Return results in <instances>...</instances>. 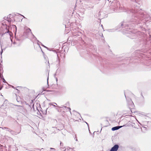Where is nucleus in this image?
<instances>
[{
  "label": "nucleus",
  "mask_w": 151,
  "mask_h": 151,
  "mask_svg": "<svg viewBox=\"0 0 151 151\" xmlns=\"http://www.w3.org/2000/svg\"><path fill=\"white\" fill-rule=\"evenodd\" d=\"M133 2V5L131 9H128L127 12L131 14L132 16L127 23L123 22L121 23V26L123 28V32L127 34V36L131 39L140 38L141 32L134 30L136 25L145 23L150 21V18L149 14L144 12L140 8V4L136 2V0H132Z\"/></svg>",
  "instance_id": "f257e3e1"
},
{
  "label": "nucleus",
  "mask_w": 151,
  "mask_h": 151,
  "mask_svg": "<svg viewBox=\"0 0 151 151\" xmlns=\"http://www.w3.org/2000/svg\"><path fill=\"white\" fill-rule=\"evenodd\" d=\"M12 26L13 27H15L16 32L15 33V37L14 41H13V40L11 38V37L12 36V35L11 36H9L10 38L11 41V44L10 45H8L6 47H10L12 46V44L14 45V47L19 46L20 45L21 43L22 42V40L20 38V37H16V34L17 31L16 26L15 25H13Z\"/></svg>",
  "instance_id": "f03ea898"
},
{
  "label": "nucleus",
  "mask_w": 151,
  "mask_h": 151,
  "mask_svg": "<svg viewBox=\"0 0 151 151\" xmlns=\"http://www.w3.org/2000/svg\"><path fill=\"white\" fill-rule=\"evenodd\" d=\"M124 93L127 105L131 111H132L131 109L134 108V105L131 99V97L133 95V94L128 91H127L126 92H124Z\"/></svg>",
  "instance_id": "7ed1b4c3"
},
{
  "label": "nucleus",
  "mask_w": 151,
  "mask_h": 151,
  "mask_svg": "<svg viewBox=\"0 0 151 151\" xmlns=\"http://www.w3.org/2000/svg\"><path fill=\"white\" fill-rule=\"evenodd\" d=\"M109 8L111 12H120L121 11V8L120 6L119 2L118 1H114L109 4Z\"/></svg>",
  "instance_id": "20e7f679"
},
{
  "label": "nucleus",
  "mask_w": 151,
  "mask_h": 151,
  "mask_svg": "<svg viewBox=\"0 0 151 151\" xmlns=\"http://www.w3.org/2000/svg\"><path fill=\"white\" fill-rule=\"evenodd\" d=\"M6 23L5 21L3 20L2 22H0V30H6L4 33L2 34V36H3L4 35L6 34L11 36L13 34L8 29V26Z\"/></svg>",
  "instance_id": "39448f33"
},
{
  "label": "nucleus",
  "mask_w": 151,
  "mask_h": 151,
  "mask_svg": "<svg viewBox=\"0 0 151 151\" xmlns=\"http://www.w3.org/2000/svg\"><path fill=\"white\" fill-rule=\"evenodd\" d=\"M135 42L137 43L140 47H142V50L145 48V45L146 43V41L145 40L142 39L141 38L140 39L138 38L135 40Z\"/></svg>",
  "instance_id": "423d86ee"
},
{
  "label": "nucleus",
  "mask_w": 151,
  "mask_h": 151,
  "mask_svg": "<svg viewBox=\"0 0 151 151\" xmlns=\"http://www.w3.org/2000/svg\"><path fill=\"white\" fill-rule=\"evenodd\" d=\"M81 33L79 31L74 32H73V35L74 39H77L79 41L82 42V39L81 37Z\"/></svg>",
  "instance_id": "0eeeda50"
},
{
  "label": "nucleus",
  "mask_w": 151,
  "mask_h": 151,
  "mask_svg": "<svg viewBox=\"0 0 151 151\" xmlns=\"http://www.w3.org/2000/svg\"><path fill=\"white\" fill-rule=\"evenodd\" d=\"M103 65L102 66V65H101L99 68L101 71L104 72L110 68L109 64L107 63H103Z\"/></svg>",
  "instance_id": "6e6552de"
},
{
  "label": "nucleus",
  "mask_w": 151,
  "mask_h": 151,
  "mask_svg": "<svg viewBox=\"0 0 151 151\" xmlns=\"http://www.w3.org/2000/svg\"><path fill=\"white\" fill-rule=\"evenodd\" d=\"M78 42H79V43L81 42L83 44L84 41L83 40H82V42H81V41H79L77 39H74L71 42V45L73 46L75 45L76 44H77Z\"/></svg>",
  "instance_id": "1a4fd4ad"
},
{
  "label": "nucleus",
  "mask_w": 151,
  "mask_h": 151,
  "mask_svg": "<svg viewBox=\"0 0 151 151\" xmlns=\"http://www.w3.org/2000/svg\"><path fill=\"white\" fill-rule=\"evenodd\" d=\"M119 148V145L117 144L115 145L111 148L110 151H117Z\"/></svg>",
  "instance_id": "9d476101"
},
{
  "label": "nucleus",
  "mask_w": 151,
  "mask_h": 151,
  "mask_svg": "<svg viewBox=\"0 0 151 151\" xmlns=\"http://www.w3.org/2000/svg\"><path fill=\"white\" fill-rule=\"evenodd\" d=\"M37 110L38 111V112L40 113V114H46L47 113V109L45 110V111H43L42 110V109L40 107V111H39V110L37 108V107H36Z\"/></svg>",
  "instance_id": "9b49d317"
},
{
  "label": "nucleus",
  "mask_w": 151,
  "mask_h": 151,
  "mask_svg": "<svg viewBox=\"0 0 151 151\" xmlns=\"http://www.w3.org/2000/svg\"><path fill=\"white\" fill-rule=\"evenodd\" d=\"M102 14H103V13L102 12H99L97 13L96 15H95V17L99 19H100V18H103L101 17V15Z\"/></svg>",
  "instance_id": "f8f14e48"
},
{
  "label": "nucleus",
  "mask_w": 151,
  "mask_h": 151,
  "mask_svg": "<svg viewBox=\"0 0 151 151\" xmlns=\"http://www.w3.org/2000/svg\"><path fill=\"white\" fill-rule=\"evenodd\" d=\"M124 126H117L116 127H114L111 128V130L113 131H115L116 130H117L121 128L122 127H123Z\"/></svg>",
  "instance_id": "ddd939ff"
},
{
  "label": "nucleus",
  "mask_w": 151,
  "mask_h": 151,
  "mask_svg": "<svg viewBox=\"0 0 151 151\" xmlns=\"http://www.w3.org/2000/svg\"><path fill=\"white\" fill-rule=\"evenodd\" d=\"M4 137L5 138L7 141H9V142H13V139L10 137H9L7 136H5Z\"/></svg>",
  "instance_id": "4468645a"
},
{
  "label": "nucleus",
  "mask_w": 151,
  "mask_h": 151,
  "mask_svg": "<svg viewBox=\"0 0 151 151\" xmlns=\"http://www.w3.org/2000/svg\"><path fill=\"white\" fill-rule=\"evenodd\" d=\"M84 55H85V56H87V55H88L89 54H88V53H87V52L85 51L84 52H83V51H81V56H84Z\"/></svg>",
  "instance_id": "2eb2a0df"
},
{
  "label": "nucleus",
  "mask_w": 151,
  "mask_h": 151,
  "mask_svg": "<svg viewBox=\"0 0 151 151\" xmlns=\"http://www.w3.org/2000/svg\"><path fill=\"white\" fill-rule=\"evenodd\" d=\"M56 53V54L57 55V58H58V64H59L60 62V59H59V56L60 55L61 56L60 53V52H57L55 51H54Z\"/></svg>",
  "instance_id": "dca6fc26"
},
{
  "label": "nucleus",
  "mask_w": 151,
  "mask_h": 151,
  "mask_svg": "<svg viewBox=\"0 0 151 151\" xmlns=\"http://www.w3.org/2000/svg\"><path fill=\"white\" fill-rule=\"evenodd\" d=\"M63 109L66 111H68V110L69 111L70 113H71V109L70 107H67L66 106H64L63 107Z\"/></svg>",
  "instance_id": "f3484780"
},
{
  "label": "nucleus",
  "mask_w": 151,
  "mask_h": 151,
  "mask_svg": "<svg viewBox=\"0 0 151 151\" xmlns=\"http://www.w3.org/2000/svg\"><path fill=\"white\" fill-rule=\"evenodd\" d=\"M4 72L2 66H0V77L3 76L2 73Z\"/></svg>",
  "instance_id": "a211bd4d"
},
{
  "label": "nucleus",
  "mask_w": 151,
  "mask_h": 151,
  "mask_svg": "<svg viewBox=\"0 0 151 151\" xmlns=\"http://www.w3.org/2000/svg\"><path fill=\"white\" fill-rule=\"evenodd\" d=\"M29 104L30 105V108H29L32 109L33 108V109H34V104H33V101L32 100H31L30 103V104Z\"/></svg>",
  "instance_id": "6ab92c4d"
},
{
  "label": "nucleus",
  "mask_w": 151,
  "mask_h": 151,
  "mask_svg": "<svg viewBox=\"0 0 151 151\" xmlns=\"http://www.w3.org/2000/svg\"><path fill=\"white\" fill-rule=\"evenodd\" d=\"M141 130L144 132L145 131H146L147 130V128L146 127H145L144 126H142V127H141Z\"/></svg>",
  "instance_id": "aec40b11"
},
{
  "label": "nucleus",
  "mask_w": 151,
  "mask_h": 151,
  "mask_svg": "<svg viewBox=\"0 0 151 151\" xmlns=\"http://www.w3.org/2000/svg\"><path fill=\"white\" fill-rule=\"evenodd\" d=\"M139 51H140V50H137L134 53L136 54V56H137L138 55H140V53L139 52Z\"/></svg>",
  "instance_id": "412c9836"
},
{
  "label": "nucleus",
  "mask_w": 151,
  "mask_h": 151,
  "mask_svg": "<svg viewBox=\"0 0 151 151\" xmlns=\"http://www.w3.org/2000/svg\"><path fill=\"white\" fill-rule=\"evenodd\" d=\"M116 29H109L108 30V31L109 32H115Z\"/></svg>",
  "instance_id": "4be33fe9"
},
{
  "label": "nucleus",
  "mask_w": 151,
  "mask_h": 151,
  "mask_svg": "<svg viewBox=\"0 0 151 151\" xmlns=\"http://www.w3.org/2000/svg\"><path fill=\"white\" fill-rule=\"evenodd\" d=\"M12 19L10 17H8V19L7 20V21L9 23H10L12 22Z\"/></svg>",
  "instance_id": "5701e85b"
},
{
  "label": "nucleus",
  "mask_w": 151,
  "mask_h": 151,
  "mask_svg": "<svg viewBox=\"0 0 151 151\" xmlns=\"http://www.w3.org/2000/svg\"><path fill=\"white\" fill-rule=\"evenodd\" d=\"M0 78H1L3 80V82H4V83H7L6 82L3 76H1V77H0Z\"/></svg>",
  "instance_id": "b1692460"
},
{
  "label": "nucleus",
  "mask_w": 151,
  "mask_h": 151,
  "mask_svg": "<svg viewBox=\"0 0 151 151\" xmlns=\"http://www.w3.org/2000/svg\"><path fill=\"white\" fill-rule=\"evenodd\" d=\"M25 104L27 106V107L29 109H30L29 108H30V105L26 102H25Z\"/></svg>",
  "instance_id": "393cba45"
},
{
  "label": "nucleus",
  "mask_w": 151,
  "mask_h": 151,
  "mask_svg": "<svg viewBox=\"0 0 151 151\" xmlns=\"http://www.w3.org/2000/svg\"><path fill=\"white\" fill-rule=\"evenodd\" d=\"M6 129V131H8L10 132H13V130H11L9 128H7Z\"/></svg>",
  "instance_id": "a878e982"
},
{
  "label": "nucleus",
  "mask_w": 151,
  "mask_h": 151,
  "mask_svg": "<svg viewBox=\"0 0 151 151\" xmlns=\"http://www.w3.org/2000/svg\"><path fill=\"white\" fill-rule=\"evenodd\" d=\"M20 132V131L19 132H18L17 133V132H15L13 131V132H10V133H11L13 135H16V134H17L19 133Z\"/></svg>",
  "instance_id": "bb28decb"
},
{
  "label": "nucleus",
  "mask_w": 151,
  "mask_h": 151,
  "mask_svg": "<svg viewBox=\"0 0 151 151\" xmlns=\"http://www.w3.org/2000/svg\"><path fill=\"white\" fill-rule=\"evenodd\" d=\"M36 40L37 41V45L39 46V47L41 49V47H40V46L39 43H40V44H41L42 43L40 42L38 40Z\"/></svg>",
  "instance_id": "cd10ccee"
},
{
  "label": "nucleus",
  "mask_w": 151,
  "mask_h": 151,
  "mask_svg": "<svg viewBox=\"0 0 151 151\" xmlns=\"http://www.w3.org/2000/svg\"><path fill=\"white\" fill-rule=\"evenodd\" d=\"M31 33L32 34V35L33 36V38L34 39V40H37V39L36 37L33 35V34L32 33V32H31Z\"/></svg>",
  "instance_id": "c85d7f7f"
},
{
  "label": "nucleus",
  "mask_w": 151,
  "mask_h": 151,
  "mask_svg": "<svg viewBox=\"0 0 151 151\" xmlns=\"http://www.w3.org/2000/svg\"><path fill=\"white\" fill-rule=\"evenodd\" d=\"M8 16H7V17H4V19L5 20V22L6 21H7V20L8 19Z\"/></svg>",
  "instance_id": "c756f323"
},
{
  "label": "nucleus",
  "mask_w": 151,
  "mask_h": 151,
  "mask_svg": "<svg viewBox=\"0 0 151 151\" xmlns=\"http://www.w3.org/2000/svg\"><path fill=\"white\" fill-rule=\"evenodd\" d=\"M65 105L67 106H70L69 103V102H67L65 104Z\"/></svg>",
  "instance_id": "7c9ffc66"
},
{
  "label": "nucleus",
  "mask_w": 151,
  "mask_h": 151,
  "mask_svg": "<svg viewBox=\"0 0 151 151\" xmlns=\"http://www.w3.org/2000/svg\"><path fill=\"white\" fill-rule=\"evenodd\" d=\"M3 146L0 145V151H2V148Z\"/></svg>",
  "instance_id": "2f4dec72"
},
{
  "label": "nucleus",
  "mask_w": 151,
  "mask_h": 151,
  "mask_svg": "<svg viewBox=\"0 0 151 151\" xmlns=\"http://www.w3.org/2000/svg\"><path fill=\"white\" fill-rule=\"evenodd\" d=\"M64 106L63 105H61V106H58V107H59V108H62V109H63V107H64Z\"/></svg>",
  "instance_id": "473e14b6"
},
{
  "label": "nucleus",
  "mask_w": 151,
  "mask_h": 151,
  "mask_svg": "<svg viewBox=\"0 0 151 151\" xmlns=\"http://www.w3.org/2000/svg\"><path fill=\"white\" fill-rule=\"evenodd\" d=\"M49 105H52V106H53L54 107H56V106H55V105L52 104V103H49Z\"/></svg>",
  "instance_id": "72a5a7b5"
},
{
  "label": "nucleus",
  "mask_w": 151,
  "mask_h": 151,
  "mask_svg": "<svg viewBox=\"0 0 151 151\" xmlns=\"http://www.w3.org/2000/svg\"><path fill=\"white\" fill-rule=\"evenodd\" d=\"M75 137L74 138L76 140V141H77L78 139H77L76 136V135H75Z\"/></svg>",
  "instance_id": "f704fd0d"
},
{
  "label": "nucleus",
  "mask_w": 151,
  "mask_h": 151,
  "mask_svg": "<svg viewBox=\"0 0 151 151\" xmlns=\"http://www.w3.org/2000/svg\"><path fill=\"white\" fill-rule=\"evenodd\" d=\"M46 49H47L48 50H49V51H52V50H51V48H48V47H46Z\"/></svg>",
  "instance_id": "c9c22d12"
},
{
  "label": "nucleus",
  "mask_w": 151,
  "mask_h": 151,
  "mask_svg": "<svg viewBox=\"0 0 151 151\" xmlns=\"http://www.w3.org/2000/svg\"><path fill=\"white\" fill-rule=\"evenodd\" d=\"M50 150H53V151H55V149L54 148H53L50 147Z\"/></svg>",
  "instance_id": "e433bc0d"
},
{
  "label": "nucleus",
  "mask_w": 151,
  "mask_h": 151,
  "mask_svg": "<svg viewBox=\"0 0 151 151\" xmlns=\"http://www.w3.org/2000/svg\"><path fill=\"white\" fill-rule=\"evenodd\" d=\"M85 122L86 124L87 125H88V130H89V132H90V130H89V126H88V124L86 122Z\"/></svg>",
  "instance_id": "4c0bfd02"
},
{
  "label": "nucleus",
  "mask_w": 151,
  "mask_h": 151,
  "mask_svg": "<svg viewBox=\"0 0 151 151\" xmlns=\"http://www.w3.org/2000/svg\"><path fill=\"white\" fill-rule=\"evenodd\" d=\"M7 128V127H1V129H6Z\"/></svg>",
  "instance_id": "58836bf2"
},
{
  "label": "nucleus",
  "mask_w": 151,
  "mask_h": 151,
  "mask_svg": "<svg viewBox=\"0 0 151 151\" xmlns=\"http://www.w3.org/2000/svg\"><path fill=\"white\" fill-rule=\"evenodd\" d=\"M90 56H91V57L92 58L93 57H92L93 56L94 57H95V55H94L93 54H91Z\"/></svg>",
  "instance_id": "ea45409f"
},
{
  "label": "nucleus",
  "mask_w": 151,
  "mask_h": 151,
  "mask_svg": "<svg viewBox=\"0 0 151 151\" xmlns=\"http://www.w3.org/2000/svg\"><path fill=\"white\" fill-rule=\"evenodd\" d=\"M41 45L43 47H44L45 48H46V47H47L45 46V45H44L43 44H42V43H41Z\"/></svg>",
  "instance_id": "a19ab883"
},
{
  "label": "nucleus",
  "mask_w": 151,
  "mask_h": 151,
  "mask_svg": "<svg viewBox=\"0 0 151 151\" xmlns=\"http://www.w3.org/2000/svg\"><path fill=\"white\" fill-rule=\"evenodd\" d=\"M17 14H18L22 16L23 17V18H25V17L24 16H23V15H21V14H19V13H17Z\"/></svg>",
  "instance_id": "79ce46f5"
},
{
  "label": "nucleus",
  "mask_w": 151,
  "mask_h": 151,
  "mask_svg": "<svg viewBox=\"0 0 151 151\" xmlns=\"http://www.w3.org/2000/svg\"><path fill=\"white\" fill-rule=\"evenodd\" d=\"M3 52V49H1V52H0V53L1 54V55H2V54Z\"/></svg>",
  "instance_id": "37998d69"
},
{
  "label": "nucleus",
  "mask_w": 151,
  "mask_h": 151,
  "mask_svg": "<svg viewBox=\"0 0 151 151\" xmlns=\"http://www.w3.org/2000/svg\"><path fill=\"white\" fill-rule=\"evenodd\" d=\"M11 16H12V15H11V14H9V16H8V17H10V18H11Z\"/></svg>",
  "instance_id": "c03bdc74"
},
{
  "label": "nucleus",
  "mask_w": 151,
  "mask_h": 151,
  "mask_svg": "<svg viewBox=\"0 0 151 151\" xmlns=\"http://www.w3.org/2000/svg\"><path fill=\"white\" fill-rule=\"evenodd\" d=\"M48 77L47 78V84L48 85Z\"/></svg>",
  "instance_id": "a18cd8bd"
},
{
  "label": "nucleus",
  "mask_w": 151,
  "mask_h": 151,
  "mask_svg": "<svg viewBox=\"0 0 151 151\" xmlns=\"http://www.w3.org/2000/svg\"><path fill=\"white\" fill-rule=\"evenodd\" d=\"M16 89L17 90L18 92L17 93H19V91L18 90L17 88H16Z\"/></svg>",
  "instance_id": "49530a36"
},
{
  "label": "nucleus",
  "mask_w": 151,
  "mask_h": 151,
  "mask_svg": "<svg viewBox=\"0 0 151 151\" xmlns=\"http://www.w3.org/2000/svg\"><path fill=\"white\" fill-rule=\"evenodd\" d=\"M43 149V148H41V150L40 149H37V150H42Z\"/></svg>",
  "instance_id": "de8ad7c7"
},
{
  "label": "nucleus",
  "mask_w": 151,
  "mask_h": 151,
  "mask_svg": "<svg viewBox=\"0 0 151 151\" xmlns=\"http://www.w3.org/2000/svg\"><path fill=\"white\" fill-rule=\"evenodd\" d=\"M2 88V86H1V87H0V90H1V89Z\"/></svg>",
  "instance_id": "09e8293b"
},
{
  "label": "nucleus",
  "mask_w": 151,
  "mask_h": 151,
  "mask_svg": "<svg viewBox=\"0 0 151 151\" xmlns=\"http://www.w3.org/2000/svg\"><path fill=\"white\" fill-rule=\"evenodd\" d=\"M47 92H50V91H50V90H47L46 91Z\"/></svg>",
  "instance_id": "8fccbe9b"
},
{
  "label": "nucleus",
  "mask_w": 151,
  "mask_h": 151,
  "mask_svg": "<svg viewBox=\"0 0 151 151\" xmlns=\"http://www.w3.org/2000/svg\"><path fill=\"white\" fill-rule=\"evenodd\" d=\"M12 86V87L13 88H14V89H15V87H14V86Z\"/></svg>",
  "instance_id": "3c124183"
},
{
  "label": "nucleus",
  "mask_w": 151,
  "mask_h": 151,
  "mask_svg": "<svg viewBox=\"0 0 151 151\" xmlns=\"http://www.w3.org/2000/svg\"><path fill=\"white\" fill-rule=\"evenodd\" d=\"M1 47H2V44H1Z\"/></svg>",
  "instance_id": "603ef678"
},
{
  "label": "nucleus",
  "mask_w": 151,
  "mask_h": 151,
  "mask_svg": "<svg viewBox=\"0 0 151 151\" xmlns=\"http://www.w3.org/2000/svg\"><path fill=\"white\" fill-rule=\"evenodd\" d=\"M62 144H63L61 142H60V146H61V145Z\"/></svg>",
  "instance_id": "864d4df0"
},
{
  "label": "nucleus",
  "mask_w": 151,
  "mask_h": 151,
  "mask_svg": "<svg viewBox=\"0 0 151 151\" xmlns=\"http://www.w3.org/2000/svg\"><path fill=\"white\" fill-rule=\"evenodd\" d=\"M53 103L55 104L56 105H57L56 103Z\"/></svg>",
  "instance_id": "5fc2aeb1"
},
{
  "label": "nucleus",
  "mask_w": 151,
  "mask_h": 151,
  "mask_svg": "<svg viewBox=\"0 0 151 151\" xmlns=\"http://www.w3.org/2000/svg\"><path fill=\"white\" fill-rule=\"evenodd\" d=\"M101 27H103V25H102V24H101Z\"/></svg>",
  "instance_id": "6e6d98bb"
},
{
  "label": "nucleus",
  "mask_w": 151,
  "mask_h": 151,
  "mask_svg": "<svg viewBox=\"0 0 151 151\" xmlns=\"http://www.w3.org/2000/svg\"><path fill=\"white\" fill-rule=\"evenodd\" d=\"M2 65L1 63H0V65H1V66H2Z\"/></svg>",
  "instance_id": "4d7b16f0"
},
{
  "label": "nucleus",
  "mask_w": 151,
  "mask_h": 151,
  "mask_svg": "<svg viewBox=\"0 0 151 151\" xmlns=\"http://www.w3.org/2000/svg\"><path fill=\"white\" fill-rule=\"evenodd\" d=\"M56 81H58V79H57V78H56Z\"/></svg>",
  "instance_id": "13d9d810"
},
{
  "label": "nucleus",
  "mask_w": 151,
  "mask_h": 151,
  "mask_svg": "<svg viewBox=\"0 0 151 151\" xmlns=\"http://www.w3.org/2000/svg\"><path fill=\"white\" fill-rule=\"evenodd\" d=\"M29 29L30 31H31V29Z\"/></svg>",
  "instance_id": "bf43d9fd"
},
{
  "label": "nucleus",
  "mask_w": 151,
  "mask_h": 151,
  "mask_svg": "<svg viewBox=\"0 0 151 151\" xmlns=\"http://www.w3.org/2000/svg\"><path fill=\"white\" fill-rule=\"evenodd\" d=\"M69 149H70V147H69Z\"/></svg>",
  "instance_id": "052dcab7"
},
{
  "label": "nucleus",
  "mask_w": 151,
  "mask_h": 151,
  "mask_svg": "<svg viewBox=\"0 0 151 151\" xmlns=\"http://www.w3.org/2000/svg\"><path fill=\"white\" fill-rule=\"evenodd\" d=\"M57 71H58V70H57ZM57 73V72H56V73Z\"/></svg>",
  "instance_id": "680f3d73"
},
{
  "label": "nucleus",
  "mask_w": 151,
  "mask_h": 151,
  "mask_svg": "<svg viewBox=\"0 0 151 151\" xmlns=\"http://www.w3.org/2000/svg\"><path fill=\"white\" fill-rule=\"evenodd\" d=\"M65 150H66V149H65L64 150V151H65Z\"/></svg>",
  "instance_id": "e2e57ef3"
},
{
  "label": "nucleus",
  "mask_w": 151,
  "mask_h": 151,
  "mask_svg": "<svg viewBox=\"0 0 151 151\" xmlns=\"http://www.w3.org/2000/svg\"><path fill=\"white\" fill-rule=\"evenodd\" d=\"M143 51H141V52H143Z\"/></svg>",
  "instance_id": "0e129e2a"
}]
</instances>
